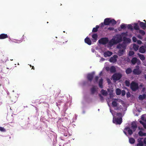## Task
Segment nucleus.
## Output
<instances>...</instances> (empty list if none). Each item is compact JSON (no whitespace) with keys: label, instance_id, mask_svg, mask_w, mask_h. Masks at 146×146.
Returning <instances> with one entry per match:
<instances>
[{"label":"nucleus","instance_id":"680f3d73","mask_svg":"<svg viewBox=\"0 0 146 146\" xmlns=\"http://www.w3.org/2000/svg\"><path fill=\"white\" fill-rule=\"evenodd\" d=\"M143 86V85L142 84H141L140 85V87H142Z\"/></svg>","mask_w":146,"mask_h":146},{"label":"nucleus","instance_id":"c9c22d12","mask_svg":"<svg viewBox=\"0 0 146 146\" xmlns=\"http://www.w3.org/2000/svg\"><path fill=\"white\" fill-rule=\"evenodd\" d=\"M114 44H116L114 42V40H113V41H110L108 44V45H109L110 46H112Z\"/></svg>","mask_w":146,"mask_h":146},{"label":"nucleus","instance_id":"37998d69","mask_svg":"<svg viewBox=\"0 0 146 146\" xmlns=\"http://www.w3.org/2000/svg\"><path fill=\"white\" fill-rule=\"evenodd\" d=\"M132 40L134 42H136L137 40V39L135 36H133L132 38Z\"/></svg>","mask_w":146,"mask_h":146},{"label":"nucleus","instance_id":"79ce46f5","mask_svg":"<svg viewBox=\"0 0 146 146\" xmlns=\"http://www.w3.org/2000/svg\"><path fill=\"white\" fill-rule=\"evenodd\" d=\"M134 54V52L133 51H130L129 52V55L130 56H132Z\"/></svg>","mask_w":146,"mask_h":146},{"label":"nucleus","instance_id":"cd10ccee","mask_svg":"<svg viewBox=\"0 0 146 146\" xmlns=\"http://www.w3.org/2000/svg\"><path fill=\"white\" fill-rule=\"evenodd\" d=\"M138 55L139 56V58L141 60H145V57L143 54H140L139 53H138Z\"/></svg>","mask_w":146,"mask_h":146},{"label":"nucleus","instance_id":"09e8293b","mask_svg":"<svg viewBox=\"0 0 146 146\" xmlns=\"http://www.w3.org/2000/svg\"><path fill=\"white\" fill-rule=\"evenodd\" d=\"M121 94L122 96H124L125 94V92L124 90H123L121 91Z\"/></svg>","mask_w":146,"mask_h":146},{"label":"nucleus","instance_id":"603ef678","mask_svg":"<svg viewBox=\"0 0 146 146\" xmlns=\"http://www.w3.org/2000/svg\"><path fill=\"white\" fill-rule=\"evenodd\" d=\"M137 44H142V42L140 40H138L137 41Z\"/></svg>","mask_w":146,"mask_h":146},{"label":"nucleus","instance_id":"864d4df0","mask_svg":"<svg viewBox=\"0 0 146 146\" xmlns=\"http://www.w3.org/2000/svg\"><path fill=\"white\" fill-rule=\"evenodd\" d=\"M121 34L122 35H125V36H126L127 35V32L123 33H121Z\"/></svg>","mask_w":146,"mask_h":146},{"label":"nucleus","instance_id":"72a5a7b5","mask_svg":"<svg viewBox=\"0 0 146 146\" xmlns=\"http://www.w3.org/2000/svg\"><path fill=\"white\" fill-rule=\"evenodd\" d=\"M102 94L104 96H106L108 94L107 92L105 90H102L101 91Z\"/></svg>","mask_w":146,"mask_h":146},{"label":"nucleus","instance_id":"6ab92c4d","mask_svg":"<svg viewBox=\"0 0 146 146\" xmlns=\"http://www.w3.org/2000/svg\"><path fill=\"white\" fill-rule=\"evenodd\" d=\"M146 97V95L144 94L143 95H140L139 96V99L141 100H143Z\"/></svg>","mask_w":146,"mask_h":146},{"label":"nucleus","instance_id":"338daca9","mask_svg":"<svg viewBox=\"0 0 146 146\" xmlns=\"http://www.w3.org/2000/svg\"><path fill=\"white\" fill-rule=\"evenodd\" d=\"M64 136H65V137H67V135H64Z\"/></svg>","mask_w":146,"mask_h":146},{"label":"nucleus","instance_id":"2eb2a0df","mask_svg":"<svg viewBox=\"0 0 146 146\" xmlns=\"http://www.w3.org/2000/svg\"><path fill=\"white\" fill-rule=\"evenodd\" d=\"M139 25L140 27L143 29H146V24L143 22H140Z\"/></svg>","mask_w":146,"mask_h":146},{"label":"nucleus","instance_id":"58836bf2","mask_svg":"<svg viewBox=\"0 0 146 146\" xmlns=\"http://www.w3.org/2000/svg\"><path fill=\"white\" fill-rule=\"evenodd\" d=\"M127 26L128 29H130L131 31H132L133 30V26L129 24L127 25Z\"/></svg>","mask_w":146,"mask_h":146},{"label":"nucleus","instance_id":"c85d7f7f","mask_svg":"<svg viewBox=\"0 0 146 146\" xmlns=\"http://www.w3.org/2000/svg\"><path fill=\"white\" fill-rule=\"evenodd\" d=\"M90 90L91 93L92 94H94L96 91V89L94 86Z\"/></svg>","mask_w":146,"mask_h":146},{"label":"nucleus","instance_id":"8fccbe9b","mask_svg":"<svg viewBox=\"0 0 146 146\" xmlns=\"http://www.w3.org/2000/svg\"><path fill=\"white\" fill-rule=\"evenodd\" d=\"M137 37L138 38H139L140 39H143V37H142V36L141 35H138L137 36Z\"/></svg>","mask_w":146,"mask_h":146},{"label":"nucleus","instance_id":"13d9d810","mask_svg":"<svg viewBox=\"0 0 146 146\" xmlns=\"http://www.w3.org/2000/svg\"><path fill=\"white\" fill-rule=\"evenodd\" d=\"M127 97H130V95L129 93H127Z\"/></svg>","mask_w":146,"mask_h":146},{"label":"nucleus","instance_id":"bb28decb","mask_svg":"<svg viewBox=\"0 0 146 146\" xmlns=\"http://www.w3.org/2000/svg\"><path fill=\"white\" fill-rule=\"evenodd\" d=\"M133 47L134 50L135 51H137L139 49V46L138 45L134 44L133 45Z\"/></svg>","mask_w":146,"mask_h":146},{"label":"nucleus","instance_id":"4be33fe9","mask_svg":"<svg viewBox=\"0 0 146 146\" xmlns=\"http://www.w3.org/2000/svg\"><path fill=\"white\" fill-rule=\"evenodd\" d=\"M145 50L144 47L142 46L139 48V52L142 53H144L145 52Z\"/></svg>","mask_w":146,"mask_h":146},{"label":"nucleus","instance_id":"6e6d98bb","mask_svg":"<svg viewBox=\"0 0 146 146\" xmlns=\"http://www.w3.org/2000/svg\"><path fill=\"white\" fill-rule=\"evenodd\" d=\"M143 125L144 128L146 129V124L144 123L143 124Z\"/></svg>","mask_w":146,"mask_h":146},{"label":"nucleus","instance_id":"a211bd4d","mask_svg":"<svg viewBox=\"0 0 146 146\" xmlns=\"http://www.w3.org/2000/svg\"><path fill=\"white\" fill-rule=\"evenodd\" d=\"M92 37L93 38V41L95 42L97 40L98 36L97 34H94L92 35Z\"/></svg>","mask_w":146,"mask_h":146},{"label":"nucleus","instance_id":"a19ab883","mask_svg":"<svg viewBox=\"0 0 146 146\" xmlns=\"http://www.w3.org/2000/svg\"><path fill=\"white\" fill-rule=\"evenodd\" d=\"M120 27L121 29H125L126 27V25L124 24H122L120 25Z\"/></svg>","mask_w":146,"mask_h":146},{"label":"nucleus","instance_id":"4d7b16f0","mask_svg":"<svg viewBox=\"0 0 146 146\" xmlns=\"http://www.w3.org/2000/svg\"><path fill=\"white\" fill-rule=\"evenodd\" d=\"M106 69L107 71H108L109 70H110V68L108 67H106Z\"/></svg>","mask_w":146,"mask_h":146},{"label":"nucleus","instance_id":"423d86ee","mask_svg":"<svg viewBox=\"0 0 146 146\" xmlns=\"http://www.w3.org/2000/svg\"><path fill=\"white\" fill-rule=\"evenodd\" d=\"M110 18H107L105 19L104 20V23H102L101 24V27H103L104 26V25H108L110 24Z\"/></svg>","mask_w":146,"mask_h":146},{"label":"nucleus","instance_id":"aec40b11","mask_svg":"<svg viewBox=\"0 0 146 146\" xmlns=\"http://www.w3.org/2000/svg\"><path fill=\"white\" fill-rule=\"evenodd\" d=\"M123 40L124 42H125L130 43L131 42V39L129 38H127L124 36L123 37Z\"/></svg>","mask_w":146,"mask_h":146},{"label":"nucleus","instance_id":"3c124183","mask_svg":"<svg viewBox=\"0 0 146 146\" xmlns=\"http://www.w3.org/2000/svg\"><path fill=\"white\" fill-rule=\"evenodd\" d=\"M114 28L112 27H109L108 29L110 31H112L114 30Z\"/></svg>","mask_w":146,"mask_h":146},{"label":"nucleus","instance_id":"f257e3e1","mask_svg":"<svg viewBox=\"0 0 146 146\" xmlns=\"http://www.w3.org/2000/svg\"><path fill=\"white\" fill-rule=\"evenodd\" d=\"M117 48L119 49L118 51V54L119 56H121L123 55L125 51L126 46L124 44H119L117 46Z\"/></svg>","mask_w":146,"mask_h":146},{"label":"nucleus","instance_id":"a18cd8bd","mask_svg":"<svg viewBox=\"0 0 146 146\" xmlns=\"http://www.w3.org/2000/svg\"><path fill=\"white\" fill-rule=\"evenodd\" d=\"M99 78V77L98 76H96L94 78V82H97Z\"/></svg>","mask_w":146,"mask_h":146},{"label":"nucleus","instance_id":"c756f323","mask_svg":"<svg viewBox=\"0 0 146 146\" xmlns=\"http://www.w3.org/2000/svg\"><path fill=\"white\" fill-rule=\"evenodd\" d=\"M138 134L140 136H146V133H143L142 131H139L138 133Z\"/></svg>","mask_w":146,"mask_h":146},{"label":"nucleus","instance_id":"393cba45","mask_svg":"<svg viewBox=\"0 0 146 146\" xmlns=\"http://www.w3.org/2000/svg\"><path fill=\"white\" fill-rule=\"evenodd\" d=\"M132 72V70L130 68H128L125 71L126 73L127 74H129Z\"/></svg>","mask_w":146,"mask_h":146},{"label":"nucleus","instance_id":"5fc2aeb1","mask_svg":"<svg viewBox=\"0 0 146 146\" xmlns=\"http://www.w3.org/2000/svg\"><path fill=\"white\" fill-rule=\"evenodd\" d=\"M141 119L142 120H145V117L144 115H143L141 116Z\"/></svg>","mask_w":146,"mask_h":146},{"label":"nucleus","instance_id":"de8ad7c7","mask_svg":"<svg viewBox=\"0 0 146 146\" xmlns=\"http://www.w3.org/2000/svg\"><path fill=\"white\" fill-rule=\"evenodd\" d=\"M116 115L118 116H119V117H122V113H117Z\"/></svg>","mask_w":146,"mask_h":146},{"label":"nucleus","instance_id":"9d476101","mask_svg":"<svg viewBox=\"0 0 146 146\" xmlns=\"http://www.w3.org/2000/svg\"><path fill=\"white\" fill-rule=\"evenodd\" d=\"M112 54V52H111L109 51L105 52L104 53V56L105 57L110 56Z\"/></svg>","mask_w":146,"mask_h":146},{"label":"nucleus","instance_id":"c03bdc74","mask_svg":"<svg viewBox=\"0 0 146 146\" xmlns=\"http://www.w3.org/2000/svg\"><path fill=\"white\" fill-rule=\"evenodd\" d=\"M0 131L2 132H5L6 130L3 127H0Z\"/></svg>","mask_w":146,"mask_h":146},{"label":"nucleus","instance_id":"6e6552de","mask_svg":"<svg viewBox=\"0 0 146 146\" xmlns=\"http://www.w3.org/2000/svg\"><path fill=\"white\" fill-rule=\"evenodd\" d=\"M94 73L93 72L87 75V78L88 80L91 82L93 79Z\"/></svg>","mask_w":146,"mask_h":146},{"label":"nucleus","instance_id":"f704fd0d","mask_svg":"<svg viewBox=\"0 0 146 146\" xmlns=\"http://www.w3.org/2000/svg\"><path fill=\"white\" fill-rule=\"evenodd\" d=\"M121 90L119 88H117L116 89V93L117 95H119L121 94Z\"/></svg>","mask_w":146,"mask_h":146},{"label":"nucleus","instance_id":"ea45409f","mask_svg":"<svg viewBox=\"0 0 146 146\" xmlns=\"http://www.w3.org/2000/svg\"><path fill=\"white\" fill-rule=\"evenodd\" d=\"M125 85L127 86H130V82L129 80H126L125 82Z\"/></svg>","mask_w":146,"mask_h":146},{"label":"nucleus","instance_id":"0eeeda50","mask_svg":"<svg viewBox=\"0 0 146 146\" xmlns=\"http://www.w3.org/2000/svg\"><path fill=\"white\" fill-rule=\"evenodd\" d=\"M121 74L119 73L115 74L112 76L114 80H119L121 78Z\"/></svg>","mask_w":146,"mask_h":146},{"label":"nucleus","instance_id":"1a4fd4ad","mask_svg":"<svg viewBox=\"0 0 146 146\" xmlns=\"http://www.w3.org/2000/svg\"><path fill=\"white\" fill-rule=\"evenodd\" d=\"M118 56L117 55H115L113 56L112 57H111L110 60L109 61L111 62L115 63L117 62V58Z\"/></svg>","mask_w":146,"mask_h":146},{"label":"nucleus","instance_id":"a878e982","mask_svg":"<svg viewBox=\"0 0 146 146\" xmlns=\"http://www.w3.org/2000/svg\"><path fill=\"white\" fill-rule=\"evenodd\" d=\"M99 28V26L97 25L96 26V27L94 28L92 30V32H96L98 31V29Z\"/></svg>","mask_w":146,"mask_h":146},{"label":"nucleus","instance_id":"f8f14e48","mask_svg":"<svg viewBox=\"0 0 146 146\" xmlns=\"http://www.w3.org/2000/svg\"><path fill=\"white\" fill-rule=\"evenodd\" d=\"M133 72L134 74L137 75H139L141 73V72L139 70V68L134 69L133 70Z\"/></svg>","mask_w":146,"mask_h":146},{"label":"nucleus","instance_id":"7ed1b4c3","mask_svg":"<svg viewBox=\"0 0 146 146\" xmlns=\"http://www.w3.org/2000/svg\"><path fill=\"white\" fill-rule=\"evenodd\" d=\"M113 122L116 124H120L122 122V118L120 117H114L113 120Z\"/></svg>","mask_w":146,"mask_h":146},{"label":"nucleus","instance_id":"7c9ffc66","mask_svg":"<svg viewBox=\"0 0 146 146\" xmlns=\"http://www.w3.org/2000/svg\"><path fill=\"white\" fill-rule=\"evenodd\" d=\"M116 21L114 19H110V24H111L112 25H114L116 24Z\"/></svg>","mask_w":146,"mask_h":146},{"label":"nucleus","instance_id":"5701e85b","mask_svg":"<svg viewBox=\"0 0 146 146\" xmlns=\"http://www.w3.org/2000/svg\"><path fill=\"white\" fill-rule=\"evenodd\" d=\"M110 71L111 73H114L116 72V69L113 66H112L110 68Z\"/></svg>","mask_w":146,"mask_h":146},{"label":"nucleus","instance_id":"2f4dec72","mask_svg":"<svg viewBox=\"0 0 146 146\" xmlns=\"http://www.w3.org/2000/svg\"><path fill=\"white\" fill-rule=\"evenodd\" d=\"M134 29L136 30H139V26L138 24L137 23L134 24Z\"/></svg>","mask_w":146,"mask_h":146},{"label":"nucleus","instance_id":"b1692460","mask_svg":"<svg viewBox=\"0 0 146 146\" xmlns=\"http://www.w3.org/2000/svg\"><path fill=\"white\" fill-rule=\"evenodd\" d=\"M103 79L102 78H101L100 80L99 83V85L100 87L101 88H102L103 86L102 85L103 84Z\"/></svg>","mask_w":146,"mask_h":146},{"label":"nucleus","instance_id":"20e7f679","mask_svg":"<svg viewBox=\"0 0 146 146\" xmlns=\"http://www.w3.org/2000/svg\"><path fill=\"white\" fill-rule=\"evenodd\" d=\"M98 41L100 44L105 45L108 42V38H102L99 40Z\"/></svg>","mask_w":146,"mask_h":146},{"label":"nucleus","instance_id":"e433bc0d","mask_svg":"<svg viewBox=\"0 0 146 146\" xmlns=\"http://www.w3.org/2000/svg\"><path fill=\"white\" fill-rule=\"evenodd\" d=\"M112 106L113 107H116L117 105V103L115 101H113L112 103Z\"/></svg>","mask_w":146,"mask_h":146},{"label":"nucleus","instance_id":"f3484780","mask_svg":"<svg viewBox=\"0 0 146 146\" xmlns=\"http://www.w3.org/2000/svg\"><path fill=\"white\" fill-rule=\"evenodd\" d=\"M8 36L6 34H1L0 35V39H3L7 38Z\"/></svg>","mask_w":146,"mask_h":146},{"label":"nucleus","instance_id":"0e129e2a","mask_svg":"<svg viewBox=\"0 0 146 146\" xmlns=\"http://www.w3.org/2000/svg\"><path fill=\"white\" fill-rule=\"evenodd\" d=\"M32 67V69H33L34 70H35V68L34 67V66H33Z\"/></svg>","mask_w":146,"mask_h":146},{"label":"nucleus","instance_id":"9b49d317","mask_svg":"<svg viewBox=\"0 0 146 146\" xmlns=\"http://www.w3.org/2000/svg\"><path fill=\"white\" fill-rule=\"evenodd\" d=\"M143 139V138H140L138 139V143L137 144V146H143V142L142 140Z\"/></svg>","mask_w":146,"mask_h":146},{"label":"nucleus","instance_id":"473e14b6","mask_svg":"<svg viewBox=\"0 0 146 146\" xmlns=\"http://www.w3.org/2000/svg\"><path fill=\"white\" fill-rule=\"evenodd\" d=\"M129 142L131 144H133L135 142V140L133 138H129Z\"/></svg>","mask_w":146,"mask_h":146},{"label":"nucleus","instance_id":"4468645a","mask_svg":"<svg viewBox=\"0 0 146 146\" xmlns=\"http://www.w3.org/2000/svg\"><path fill=\"white\" fill-rule=\"evenodd\" d=\"M124 130L127 131L128 133V134L131 135L133 133V132L132 130L130 129V128L129 127H127L125 128Z\"/></svg>","mask_w":146,"mask_h":146},{"label":"nucleus","instance_id":"412c9836","mask_svg":"<svg viewBox=\"0 0 146 146\" xmlns=\"http://www.w3.org/2000/svg\"><path fill=\"white\" fill-rule=\"evenodd\" d=\"M138 60L139 61V60L137 59L136 58L134 57L132 59L131 62L132 64H135L137 62Z\"/></svg>","mask_w":146,"mask_h":146},{"label":"nucleus","instance_id":"774afa93","mask_svg":"<svg viewBox=\"0 0 146 146\" xmlns=\"http://www.w3.org/2000/svg\"><path fill=\"white\" fill-rule=\"evenodd\" d=\"M143 21H144V22H146V20H143Z\"/></svg>","mask_w":146,"mask_h":146},{"label":"nucleus","instance_id":"f03ea898","mask_svg":"<svg viewBox=\"0 0 146 146\" xmlns=\"http://www.w3.org/2000/svg\"><path fill=\"white\" fill-rule=\"evenodd\" d=\"M138 84L134 82H132L130 85V88L132 91L135 92L139 89Z\"/></svg>","mask_w":146,"mask_h":146},{"label":"nucleus","instance_id":"e2e57ef3","mask_svg":"<svg viewBox=\"0 0 146 146\" xmlns=\"http://www.w3.org/2000/svg\"><path fill=\"white\" fill-rule=\"evenodd\" d=\"M123 132L125 135H127V133L125 131H123Z\"/></svg>","mask_w":146,"mask_h":146},{"label":"nucleus","instance_id":"ddd939ff","mask_svg":"<svg viewBox=\"0 0 146 146\" xmlns=\"http://www.w3.org/2000/svg\"><path fill=\"white\" fill-rule=\"evenodd\" d=\"M137 125L134 122H133L131 124V128L133 129V131H135L137 128Z\"/></svg>","mask_w":146,"mask_h":146},{"label":"nucleus","instance_id":"bf43d9fd","mask_svg":"<svg viewBox=\"0 0 146 146\" xmlns=\"http://www.w3.org/2000/svg\"><path fill=\"white\" fill-rule=\"evenodd\" d=\"M143 142L144 143L146 144V137L144 138Z\"/></svg>","mask_w":146,"mask_h":146},{"label":"nucleus","instance_id":"052dcab7","mask_svg":"<svg viewBox=\"0 0 146 146\" xmlns=\"http://www.w3.org/2000/svg\"><path fill=\"white\" fill-rule=\"evenodd\" d=\"M139 122L141 123V124H142L143 125V123H145L143 122L142 121H139Z\"/></svg>","mask_w":146,"mask_h":146},{"label":"nucleus","instance_id":"49530a36","mask_svg":"<svg viewBox=\"0 0 146 146\" xmlns=\"http://www.w3.org/2000/svg\"><path fill=\"white\" fill-rule=\"evenodd\" d=\"M99 95L100 97V98L101 100L103 101L104 100V97L100 94H99Z\"/></svg>","mask_w":146,"mask_h":146},{"label":"nucleus","instance_id":"69168bd1","mask_svg":"<svg viewBox=\"0 0 146 146\" xmlns=\"http://www.w3.org/2000/svg\"><path fill=\"white\" fill-rule=\"evenodd\" d=\"M144 77H145V79L146 80V74L145 75H144Z\"/></svg>","mask_w":146,"mask_h":146},{"label":"nucleus","instance_id":"39448f33","mask_svg":"<svg viewBox=\"0 0 146 146\" xmlns=\"http://www.w3.org/2000/svg\"><path fill=\"white\" fill-rule=\"evenodd\" d=\"M122 40V37L120 35H116L114 40L115 43H117L121 42Z\"/></svg>","mask_w":146,"mask_h":146},{"label":"nucleus","instance_id":"4c0bfd02","mask_svg":"<svg viewBox=\"0 0 146 146\" xmlns=\"http://www.w3.org/2000/svg\"><path fill=\"white\" fill-rule=\"evenodd\" d=\"M139 33L143 36L145 34V32L144 31L142 30H139Z\"/></svg>","mask_w":146,"mask_h":146},{"label":"nucleus","instance_id":"dca6fc26","mask_svg":"<svg viewBox=\"0 0 146 146\" xmlns=\"http://www.w3.org/2000/svg\"><path fill=\"white\" fill-rule=\"evenodd\" d=\"M85 42L88 44L90 45L91 44L92 42L90 38L88 37H86L84 39Z\"/></svg>","mask_w":146,"mask_h":146}]
</instances>
